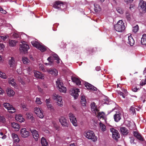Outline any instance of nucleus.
Returning <instances> with one entry per match:
<instances>
[{
    "instance_id": "nucleus-1",
    "label": "nucleus",
    "mask_w": 146,
    "mask_h": 146,
    "mask_svg": "<svg viewBox=\"0 0 146 146\" xmlns=\"http://www.w3.org/2000/svg\"><path fill=\"white\" fill-rule=\"evenodd\" d=\"M84 135L89 139H91L93 141H97V137L95 135L94 133L91 131H85L83 133Z\"/></svg>"
},
{
    "instance_id": "nucleus-2",
    "label": "nucleus",
    "mask_w": 146,
    "mask_h": 146,
    "mask_svg": "<svg viewBox=\"0 0 146 146\" xmlns=\"http://www.w3.org/2000/svg\"><path fill=\"white\" fill-rule=\"evenodd\" d=\"M115 29L119 32H122L125 29V27L123 21L120 20L114 26Z\"/></svg>"
},
{
    "instance_id": "nucleus-3",
    "label": "nucleus",
    "mask_w": 146,
    "mask_h": 146,
    "mask_svg": "<svg viewBox=\"0 0 146 146\" xmlns=\"http://www.w3.org/2000/svg\"><path fill=\"white\" fill-rule=\"evenodd\" d=\"M52 98L54 100H56L57 105L60 107H62L63 105V103L62 101V97L56 93L53 94L52 96Z\"/></svg>"
},
{
    "instance_id": "nucleus-4",
    "label": "nucleus",
    "mask_w": 146,
    "mask_h": 146,
    "mask_svg": "<svg viewBox=\"0 0 146 146\" xmlns=\"http://www.w3.org/2000/svg\"><path fill=\"white\" fill-rule=\"evenodd\" d=\"M56 85L59 91L61 92L65 93L67 91L66 87L63 85L62 83L61 82L60 79H58L56 81Z\"/></svg>"
},
{
    "instance_id": "nucleus-5",
    "label": "nucleus",
    "mask_w": 146,
    "mask_h": 146,
    "mask_svg": "<svg viewBox=\"0 0 146 146\" xmlns=\"http://www.w3.org/2000/svg\"><path fill=\"white\" fill-rule=\"evenodd\" d=\"M139 10L140 12L142 14L144 13L146 11V2L143 0L140 1L139 6Z\"/></svg>"
},
{
    "instance_id": "nucleus-6",
    "label": "nucleus",
    "mask_w": 146,
    "mask_h": 146,
    "mask_svg": "<svg viewBox=\"0 0 146 146\" xmlns=\"http://www.w3.org/2000/svg\"><path fill=\"white\" fill-rule=\"evenodd\" d=\"M29 48V45L25 42L20 45L19 51L22 53L25 54L27 53Z\"/></svg>"
},
{
    "instance_id": "nucleus-7",
    "label": "nucleus",
    "mask_w": 146,
    "mask_h": 146,
    "mask_svg": "<svg viewBox=\"0 0 146 146\" xmlns=\"http://www.w3.org/2000/svg\"><path fill=\"white\" fill-rule=\"evenodd\" d=\"M68 115L70 122L75 127L77 126H78L77 121L76 117L74 114L71 113H69Z\"/></svg>"
},
{
    "instance_id": "nucleus-8",
    "label": "nucleus",
    "mask_w": 146,
    "mask_h": 146,
    "mask_svg": "<svg viewBox=\"0 0 146 146\" xmlns=\"http://www.w3.org/2000/svg\"><path fill=\"white\" fill-rule=\"evenodd\" d=\"M3 106L8 111L10 110L9 111V113H15L16 111L15 108L9 103H4L3 104Z\"/></svg>"
},
{
    "instance_id": "nucleus-9",
    "label": "nucleus",
    "mask_w": 146,
    "mask_h": 146,
    "mask_svg": "<svg viewBox=\"0 0 146 146\" xmlns=\"http://www.w3.org/2000/svg\"><path fill=\"white\" fill-rule=\"evenodd\" d=\"M78 88H74L71 89L70 91V93L74 99H76L78 97L79 94L78 93L80 92Z\"/></svg>"
},
{
    "instance_id": "nucleus-10",
    "label": "nucleus",
    "mask_w": 146,
    "mask_h": 146,
    "mask_svg": "<svg viewBox=\"0 0 146 146\" xmlns=\"http://www.w3.org/2000/svg\"><path fill=\"white\" fill-rule=\"evenodd\" d=\"M29 130L32 133V135L35 140V141H38L39 138L38 131L33 128H30Z\"/></svg>"
},
{
    "instance_id": "nucleus-11",
    "label": "nucleus",
    "mask_w": 146,
    "mask_h": 146,
    "mask_svg": "<svg viewBox=\"0 0 146 146\" xmlns=\"http://www.w3.org/2000/svg\"><path fill=\"white\" fill-rule=\"evenodd\" d=\"M20 135L21 137L24 138H27L30 135L29 131L27 130L25 128H22L20 131Z\"/></svg>"
},
{
    "instance_id": "nucleus-12",
    "label": "nucleus",
    "mask_w": 146,
    "mask_h": 146,
    "mask_svg": "<svg viewBox=\"0 0 146 146\" xmlns=\"http://www.w3.org/2000/svg\"><path fill=\"white\" fill-rule=\"evenodd\" d=\"M34 111L37 116L40 118H43L44 115L43 111L41 109L38 107H35L34 108Z\"/></svg>"
},
{
    "instance_id": "nucleus-13",
    "label": "nucleus",
    "mask_w": 146,
    "mask_h": 146,
    "mask_svg": "<svg viewBox=\"0 0 146 146\" xmlns=\"http://www.w3.org/2000/svg\"><path fill=\"white\" fill-rule=\"evenodd\" d=\"M90 106L92 113L96 115L97 114H98V113L99 110L96 104L94 102H92L91 103Z\"/></svg>"
},
{
    "instance_id": "nucleus-14",
    "label": "nucleus",
    "mask_w": 146,
    "mask_h": 146,
    "mask_svg": "<svg viewBox=\"0 0 146 146\" xmlns=\"http://www.w3.org/2000/svg\"><path fill=\"white\" fill-rule=\"evenodd\" d=\"M59 121L61 125L64 127H68L69 125V121L65 117H62L59 119Z\"/></svg>"
},
{
    "instance_id": "nucleus-15",
    "label": "nucleus",
    "mask_w": 146,
    "mask_h": 146,
    "mask_svg": "<svg viewBox=\"0 0 146 146\" xmlns=\"http://www.w3.org/2000/svg\"><path fill=\"white\" fill-rule=\"evenodd\" d=\"M110 130L112 133L113 137L114 139L117 140V139L120 137L119 134L117 130L113 128H111Z\"/></svg>"
},
{
    "instance_id": "nucleus-16",
    "label": "nucleus",
    "mask_w": 146,
    "mask_h": 146,
    "mask_svg": "<svg viewBox=\"0 0 146 146\" xmlns=\"http://www.w3.org/2000/svg\"><path fill=\"white\" fill-rule=\"evenodd\" d=\"M47 108L48 110H50L51 112H54L55 110L52 105L50 104V100L49 99H46V100Z\"/></svg>"
},
{
    "instance_id": "nucleus-17",
    "label": "nucleus",
    "mask_w": 146,
    "mask_h": 146,
    "mask_svg": "<svg viewBox=\"0 0 146 146\" xmlns=\"http://www.w3.org/2000/svg\"><path fill=\"white\" fill-rule=\"evenodd\" d=\"M8 63L10 67L13 68L15 67L17 64L15 58L13 57H11L10 59L9 60Z\"/></svg>"
},
{
    "instance_id": "nucleus-18",
    "label": "nucleus",
    "mask_w": 146,
    "mask_h": 146,
    "mask_svg": "<svg viewBox=\"0 0 146 146\" xmlns=\"http://www.w3.org/2000/svg\"><path fill=\"white\" fill-rule=\"evenodd\" d=\"M47 72L53 76H56L58 75V72L55 68H50L46 70Z\"/></svg>"
},
{
    "instance_id": "nucleus-19",
    "label": "nucleus",
    "mask_w": 146,
    "mask_h": 146,
    "mask_svg": "<svg viewBox=\"0 0 146 146\" xmlns=\"http://www.w3.org/2000/svg\"><path fill=\"white\" fill-rule=\"evenodd\" d=\"M115 113L113 115L114 120L115 122H117L119 121L121 118V115L120 113L117 111H115Z\"/></svg>"
},
{
    "instance_id": "nucleus-20",
    "label": "nucleus",
    "mask_w": 146,
    "mask_h": 146,
    "mask_svg": "<svg viewBox=\"0 0 146 146\" xmlns=\"http://www.w3.org/2000/svg\"><path fill=\"white\" fill-rule=\"evenodd\" d=\"M34 75L35 77L38 78L43 79L44 77V75L40 72L34 71Z\"/></svg>"
},
{
    "instance_id": "nucleus-21",
    "label": "nucleus",
    "mask_w": 146,
    "mask_h": 146,
    "mask_svg": "<svg viewBox=\"0 0 146 146\" xmlns=\"http://www.w3.org/2000/svg\"><path fill=\"white\" fill-rule=\"evenodd\" d=\"M6 91L7 95L9 97L13 96L15 95V92L10 88H7Z\"/></svg>"
},
{
    "instance_id": "nucleus-22",
    "label": "nucleus",
    "mask_w": 146,
    "mask_h": 146,
    "mask_svg": "<svg viewBox=\"0 0 146 146\" xmlns=\"http://www.w3.org/2000/svg\"><path fill=\"white\" fill-rule=\"evenodd\" d=\"M11 136L13 139V143H17L19 142L20 139L17 134L15 133H12Z\"/></svg>"
},
{
    "instance_id": "nucleus-23",
    "label": "nucleus",
    "mask_w": 146,
    "mask_h": 146,
    "mask_svg": "<svg viewBox=\"0 0 146 146\" xmlns=\"http://www.w3.org/2000/svg\"><path fill=\"white\" fill-rule=\"evenodd\" d=\"M85 86L88 89L92 90L93 91H96L97 90V89L96 88L94 87L92 85L87 82L85 83Z\"/></svg>"
},
{
    "instance_id": "nucleus-24",
    "label": "nucleus",
    "mask_w": 146,
    "mask_h": 146,
    "mask_svg": "<svg viewBox=\"0 0 146 146\" xmlns=\"http://www.w3.org/2000/svg\"><path fill=\"white\" fill-rule=\"evenodd\" d=\"M15 119L16 120L20 122H24L25 121L24 118L23 117L22 115L21 114L16 115Z\"/></svg>"
},
{
    "instance_id": "nucleus-25",
    "label": "nucleus",
    "mask_w": 146,
    "mask_h": 146,
    "mask_svg": "<svg viewBox=\"0 0 146 146\" xmlns=\"http://www.w3.org/2000/svg\"><path fill=\"white\" fill-rule=\"evenodd\" d=\"M128 38L127 43L131 46H133L135 43V41L131 35H128Z\"/></svg>"
},
{
    "instance_id": "nucleus-26",
    "label": "nucleus",
    "mask_w": 146,
    "mask_h": 146,
    "mask_svg": "<svg viewBox=\"0 0 146 146\" xmlns=\"http://www.w3.org/2000/svg\"><path fill=\"white\" fill-rule=\"evenodd\" d=\"M71 79L72 82L75 83L77 85H80L81 82L79 79L75 76H72Z\"/></svg>"
},
{
    "instance_id": "nucleus-27",
    "label": "nucleus",
    "mask_w": 146,
    "mask_h": 146,
    "mask_svg": "<svg viewBox=\"0 0 146 146\" xmlns=\"http://www.w3.org/2000/svg\"><path fill=\"white\" fill-rule=\"evenodd\" d=\"M9 83L15 88H17V84L14 82V79L13 78H11L9 80Z\"/></svg>"
},
{
    "instance_id": "nucleus-28",
    "label": "nucleus",
    "mask_w": 146,
    "mask_h": 146,
    "mask_svg": "<svg viewBox=\"0 0 146 146\" xmlns=\"http://www.w3.org/2000/svg\"><path fill=\"white\" fill-rule=\"evenodd\" d=\"M62 6H63V3L60 1H58L55 3L53 7L55 8L59 9L60 7Z\"/></svg>"
},
{
    "instance_id": "nucleus-29",
    "label": "nucleus",
    "mask_w": 146,
    "mask_h": 146,
    "mask_svg": "<svg viewBox=\"0 0 146 146\" xmlns=\"http://www.w3.org/2000/svg\"><path fill=\"white\" fill-rule=\"evenodd\" d=\"M26 117L28 119H31L32 122L34 121V118L33 117V114L31 113H27L26 114Z\"/></svg>"
},
{
    "instance_id": "nucleus-30",
    "label": "nucleus",
    "mask_w": 146,
    "mask_h": 146,
    "mask_svg": "<svg viewBox=\"0 0 146 146\" xmlns=\"http://www.w3.org/2000/svg\"><path fill=\"white\" fill-rule=\"evenodd\" d=\"M133 135L134 136L136 137L137 139L141 141H143V139L141 137L140 134L137 132L135 131L133 132Z\"/></svg>"
},
{
    "instance_id": "nucleus-31",
    "label": "nucleus",
    "mask_w": 146,
    "mask_h": 146,
    "mask_svg": "<svg viewBox=\"0 0 146 146\" xmlns=\"http://www.w3.org/2000/svg\"><path fill=\"white\" fill-rule=\"evenodd\" d=\"M120 130L121 133L123 135H126L128 133L127 129L125 127H121Z\"/></svg>"
},
{
    "instance_id": "nucleus-32",
    "label": "nucleus",
    "mask_w": 146,
    "mask_h": 146,
    "mask_svg": "<svg viewBox=\"0 0 146 146\" xmlns=\"http://www.w3.org/2000/svg\"><path fill=\"white\" fill-rule=\"evenodd\" d=\"M12 126L16 131H18L20 128V125L18 123L14 122L12 123Z\"/></svg>"
},
{
    "instance_id": "nucleus-33",
    "label": "nucleus",
    "mask_w": 146,
    "mask_h": 146,
    "mask_svg": "<svg viewBox=\"0 0 146 146\" xmlns=\"http://www.w3.org/2000/svg\"><path fill=\"white\" fill-rule=\"evenodd\" d=\"M18 41L15 40H9V45L10 46L14 47L15 46Z\"/></svg>"
},
{
    "instance_id": "nucleus-34",
    "label": "nucleus",
    "mask_w": 146,
    "mask_h": 146,
    "mask_svg": "<svg viewBox=\"0 0 146 146\" xmlns=\"http://www.w3.org/2000/svg\"><path fill=\"white\" fill-rule=\"evenodd\" d=\"M37 48L42 52H44L46 50V47L44 45L41 44H40Z\"/></svg>"
},
{
    "instance_id": "nucleus-35",
    "label": "nucleus",
    "mask_w": 146,
    "mask_h": 146,
    "mask_svg": "<svg viewBox=\"0 0 146 146\" xmlns=\"http://www.w3.org/2000/svg\"><path fill=\"white\" fill-rule=\"evenodd\" d=\"M41 142L42 146H46L48 145V143L46 139L43 137L41 139Z\"/></svg>"
},
{
    "instance_id": "nucleus-36",
    "label": "nucleus",
    "mask_w": 146,
    "mask_h": 146,
    "mask_svg": "<svg viewBox=\"0 0 146 146\" xmlns=\"http://www.w3.org/2000/svg\"><path fill=\"white\" fill-rule=\"evenodd\" d=\"M99 125L100 129L102 131L104 132L106 130V126L101 122L100 123Z\"/></svg>"
},
{
    "instance_id": "nucleus-37",
    "label": "nucleus",
    "mask_w": 146,
    "mask_h": 146,
    "mask_svg": "<svg viewBox=\"0 0 146 146\" xmlns=\"http://www.w3.org/2000/svg\"><path fill=\"white\" fill-rule=\"evenodd\" d=\"M141 42L142 44L146 45V35L144 34L141 38Z\"/></svg>"
},
{
    "instance_id": "nucleus-38",
    "label": "nucleus",
    "mask_w": 146,
    "mask_h": 146,
    "mask_svg": "<svg viewBox=\"0 0 146 146\" xmlns=\"http://www.w3.org/2000/svg\"><path fill=\"white\" fill-rule=\"evenodd\" d=\"M32 44L36 48L40 44V43L38 42L36 40H33L31 42Z\"/></svg>"
},
{
    "instance_id": "nucleus-39",
    "label": "nucleus",
    "mask_w": 146,
    "mask_h": 146,
    "mask_svg": "<svg viewBox=\"0 0 146 146\" xmlns=\"http://www.w3.org/2000/svg\"><path fill=\"white\" fill-rule=\"evenodd\" d=\"M94 10L96 12H99L101 10V8L99 5L97 4H94Z\"/></svg>"
},
{
    "instance_id": "nucleus-40",
    "label": "nucleus",
    "mask_w": 146,
    "mask_h": 146,
    "mask_svg": "<svg viewBox=\"0 0 146 146\" xmlns=\"http://www.w3.org/2000/svg\"><path fill=\"white\" fill-rule=\"evenodd\" d=\"M97 114L98 117L99 118H102L105 119V114L104 112H98Z\"/></svg>"
},
{
    "instance_id": "nucleus-41",
    "label": "nucleus",
    "mask_w": 146,
    "mask_h": 146,
    "mask_svg": "<svg viewBox=\"0 0 146 146\" xmlns=\"http://www.w3.org/2000/svg\"><path fill=\"white\" fill-rule=\"evenodd\" d=\"M22 61L25 64H28L29 62V60L26 57H23L22 58Z\"/></svg>"
},
{
    "instance_id": "nucleus-42",
    "label": "nucleus",
    "mask_w": 146,
    "mask_h": 146,
    "mask_svg": "<svg viewBox=\"0 0 146 146\" xmlns=\"http://www.w3.org/2000/svg\"><path fill=\"white\" fill-rule=\"evenodd\" d=\"M47 60L49 61V62L48 63H45V64L46 65L51 66L53 64V60L51 59L50 57H49L48 58Z\"/></svg>"
},
{
    "instance_id": "nucleus-43",
    "label": "nucleus",
    "mask_w": 146,
    "mask_h": 146,
    "mask_svg": "<svg viewBox=\"0 0 146 146\" xmlns=\"http://www.w3.org/2000/svg\"><path fill=\"white\" fill-rule=\"evenodd\" d=\"M21 38H23V39L26 40L28 38V36L27 35L24 33H21L20 35Z\"/></svg>"
},
{
    "instance_id": "nucleus-44",
    "label": "nucleus",
    "mask_w": 146,
    "mask_h": 146,
    "mask_svg": "<svg viewBox=\"0 0 146 146\" xmlns=\"http://www.w3.org/2000/svg\"><path fill=\"white\" fill-rule=\"evenodd\" d=\"M0 77L3 79H6L7 78V76L5 74L1 71H0Z\"/></svg>"
},
{
    "instance_id": "nucleus-45",
    "label": "nucleus",
    "mask_w": 146,
    "mask_h": 146,
    "mask_svg": "<svg viewBox=\"0 0 146 146\" xmlns=\"http://www.w3.org/2000/svg\"><path fill=\"white\" fill-rule=\"evenodd\" d=\"M116 10L117 12L120 14H123V9L120 7H117L116 9Z\"/></svg>"
},
{
    "instance_id": "nucleus-46",
    "label": "nucleus",
    "mask_w": 146,
    "mask_h": 146,
    "mask_svg": "<svg viewBox=\"0 0 146 146\" xmlns=\"http://www.w3.org/2000/svg\"><path fill=\"white\" fill-rule=\"evenodd\" d=\"M125 16L127 20H130L131 19V15L128 12H126L125 13Z\"/></svg>"
},
{
    "instance_id": "nucleus-47",
    "label": "nucleus",
    "mask_w": 146,
    "mask_h": 146,
    "mask_svg": "<svg viewBox=\"0 0 146 146\" xmlns=\"http://www.w3.org/2000/svg\"><path fill=\"white\" fill-rule=\"evenodd\" d=\"M53 57L55 58V59L57 60V63H59L60 62V59L59 57H58L57 55L55 54H54L53 55Z\"/></svg>"
},
{
    "instance_id": "nucleus-48",
    "label": "nucleus",
    "mask_w": 146,
    "mask_h": 146,
    "mask_svg": "<svg viewBox=\"0 0 146 146\" xmlns=\"http://www.w3.org/2000/svg\"><path fill=\"white\" fill-rule=\"evenodd\" d=\"M139 29V27L137 25L133 28V31L134 33H136L138 31Z\"/></svg>"
},
{
    "instance_id": "nucleus-49",
    "label": "nucleus",
    "mask_w": 146,
    "mask_h": 146,
    "mask_svg": "<svg viewBox=\"0 0 146 146\" xmlns=\"http://www.w3.org/2000/svg\"><path fill=\"white\" fill-rule=\"evenodd\" d=\"M9 37L8 35L4 36H0V38H1V40L5 41Z\"/></svg>"
},
{
    "instance_id": "nucleus-50",
    "label": "nucleus",
    "mask_w": 146,
    "mask_h": 146,
    "mask_svg": "<svg viewBox=\"0 0 146 146\" xmlns=\"http://www.w3.org/2000/svg\"><path fill=\"white\" fill-rule=\"evenodd\" d=\"M130 112L133 114L135 113V108L134 107L131 106L130 109Z\"/></svg>"
},
{
    "instance_id": "nucleus-51",
    "label": "nucleus",
    "mask_w": 146,
    "mask_h": 146,
    "mask_svg": "<svg viewBox=\"0 0 146 146\" xmlns=\"http://www.w3.org/2000/svg\"><path fill=\"white\" fill-rule=\"evenodd\" d=\"M21 33L19 34L17 33H14L13 34V37L15 38H17L19 37Z\"/></svg>"
},
{
    "instance_id": "nucleus-52",
    "label": "nucleus",
    "mask_w": 146,
    "mask_h": 146,
    "mask_svg": "<svg viewBox=\"0 0 146 146\" xmlns=\"http://www.w3.org/2000/svg\"><path fill=\"white\" fill-rule=\"evenodd\" d=\"M36 103L38 104H42V102L40 101V98H36Z\"/></svg>"
},
{
    "instance_id": "nucleus-53",
    "label": "nucleus",
    "mask_w": 146,
    "mask_h": 146,
    "mask_svg": "<svg viewBox=\"0 0 146 146\" xmlns=\"http://www.w3.org/2000/svg\"><path fill=\"white\" fill-rule=\"evenodd\" d=\"M21 107L25 111H27L28 110V109L26 107V105L24 104H21Z\"/></svg>"
},
{
    "instance_id": "nucleus-54",
    "label": "nucleus",
    "mask_w": 146,
    "mask_h": 146,
    "mask_svg": "<svg viewBox=\"0 0 146 146\" xmlns=\"http://www.w3.org/2000/svg\"><path fill=\"white\" fill-rule=\"evenodd\" d=\"M0 137L1 138H2L3 139H5L6 138L7 136L6 135H4L3 133L2 132H0Z\"/></svg>"
},
{
    "instance_id": "nucleus-55",
    "label": "nucleus",
    "mask_w": 146,
    "mask_h": 146,
    "mask_svg": "<svg viewBox=\"0 0 146 146\" xmlns=\"http://www.w3.org/2000/svg\"><path fill=\"white\" fill-rule=\"evenodd\" d=\"M146 84V79L142 80L140 82V85L141 86H143Z\"/></svg>"
},
{
    "instance_id": "nucleus-56",
    "label": "nucleus",
    "mask_w": 146,
    "mask_h": 146,
    "mask_svg": "<svg viewBox=\"0 0 146 146\" xmlns=\"http://www.w3.org/2000/svg\"><path fill=\"white\" fill-rule=\"evenodd\" d=\"M0 121L2 122H4L5 121V119L4 116L0 115Z\"/></svg>"
},
{
    "instance_id": "nucleus-57",
    "label": "nucleus",
    "mask_w": 146,
    "mask_h": 146,
    "mask_svg": "<svg viewBox=\"0 0 146 146\" xmlns=\"http://www.w3.org/2000/svg\"><path fill=\"white\" fill-rule=\"evenodd\" d=\"M18 80L21 83V84L23 85H24L25 84V82L23 81V80H22V79L21 77L20 76H18Z\"/></svg>"
},
{
    "instance_id": "nucleus-58",
    "label": "nucleus",
    "mask_w": 146,
    "mask_h": 146,
    "mask_svg": "<svg viewBox=\"0 0 146 146\" xmlns=\"http://www.w3.org/2000/svg\"><path fill=\"white\" fill-rule=\"evenodd\" d=\"M81 102H86V100L85 97L84 96H81Z\"/></svg>"
},
{
    "instance_id": "nucleus-59",
    "label": "nucleus",
    "mask_w": 146,
    "mask_h": 146,
    "mask_svg": "<svg viewBox=\"0 0 146 146\" xmlns=\"http://www.w3.org/2000/svg\"><path fill=\"white\" fill-rule=\"evenodd\" d=\"M5 48V45L3 43L0 44V48L1 50H4V49Z\"/></svg>"
},
{
    "instance_id": "nucleus-60",
    "label": "nucleus",
    "mask_w": 146,
    "mask_h": 146,
    "mask_svg": "<svg viewBox=\"0 0 146 146\" xmlns=\"http://www.w3.org/2000/svg\"><path fill=\"white\" fill-rule=\"evenodd\" d=\"M133 0H124L125 2L127 4L131 3L133 2Z\"/></svg>"
},
{
    "instance_id": "nucleus-61",
    "label": "nucleus",
    "mask_w": 146,
    "mask_h": 146,
    "mask_svg": "<svg viewBox=\"0 0 146 146\" xmlns=\"http://www.w3.org/2000/svg\"><path fill=\"white\" fill-rule=\"evenodd\" d=\"M39 68L43 72H46V70L44 68L42 65V64L39 65Z\"/></svg>"
},
{
    "instance_id": "nucleus-62",
    "label": "nucleus",
    "mask_w": 146,
    "mask_h": 146,
    "mask_svg": "<svg viewBox=\"0 0 146 146\" xmlns=\"http://www.w3.org/2000/svg\"><path fill=\"white\" fill-rule=\"evenodd\" d=\"M138 89L136 87H133L132 88V90L133 91L135 92L137 91Z\"/></svg>"
},
{
    "instance_id": "nucleus-63",
    "label": "nucleus",
    "mask_w": 146,
    "mask_h": 146,
    "mask_svg": "<svg viewBox=\"0 0 146 146\" xmlns=\"http://www.w3.org/2000/svg\"><path fill=\"white\" fill-rule=\"evenodd\" d=\"M130 138V142L131 143H134V139L133 137H131Z\"/></svg>"
},
{
    "instance_id": "nucleus-64",
    "label": "nucleus",
    "mask_w": 146,
    "mask_h": 146,
    "mask_svg": "<svg viewBox=\"0 0 146 146\" xmlns=\"http://www.w3.org/2000/svg\"><path fill=\"white\" fill-rule=\"evenodd\" d=\"M0 11L3 14H6V11L4 10L2 8L0 10Z\"/></svg>"
}]
</instances>
